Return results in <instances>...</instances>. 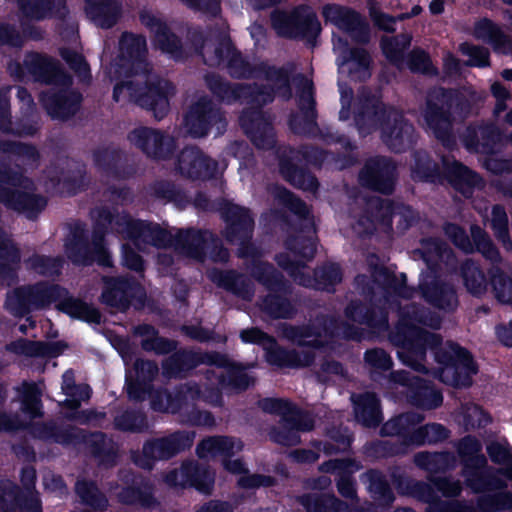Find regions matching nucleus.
I'll return each mask as SVG.
<instances>
[{
  "label": "nucleus",
  "mask_w": 512,
  "mask_h": 512,
  "mask_svg": "<svg viewBox=\"0 0 512 512\" xmlns=\"http://www.w3.org/2000/svg\"><path fill=\"white\" fill-rule=\"evenodd\" d=\"M60 309L73 318L81 319L87 322L100 321L99 312L95 308L87 305L86 303H83L80 300L67 299L60 304Z\"/></svg>",
  "instance_id": "58836bf2"
},
{
  "label": "nucleus",
  "mask_w": 512,
  "mask_h": 512,
  "mask_svg": "<svg viewBox=\"0 0 512 512\" xmlns=\"http://www.w3.org/2000/svg\"><path fill=\"white\" fill-rule=\"evenodd\" d=\"M76 492L82 501L91 509H86L84 512H102L106 507V499L99 493L93 483L78 481L76 484Z\"/></svg>",
  "instance_id": "4c0bfd02"
},
{
  "label": "nucleus",
  "mask_w": 512,
  "mask_h": 512,
  "mask_svg": "<svg viewBox=\"0 0 512 512\" xmlns=\"http://www.w3.org/2000/svg\"><path fill=\"white\" fill-rule=\"evenodd\" d=\"M128 138L133 145L155 158L166 157L172 145L169 137L164 138L160 132L146 127L134 129Z\"/></svg>",
  "instance_id": "dca6fc26"
},
{
  "label": "nucleus",
  "mask_w": 512,
  "mask_h": 512,
  "mask_svg": "<svg viewBox=\"0 0 512 512\" xmlns=\"http://www.w3.org/2000/svg\"><path fill=\"white\" fill-rule=\"evenodd\" d=\"M352 400L355 405V416L359 422L368 427L376 426L381 422L378 400L374 394L366 393L357 398L352 396Z\"/></svg>",
  "instance_id": "c85d7f7f"
},
{
  "label": "nucleus",
  "mask_w": 512,
  "mask_h": 512,
  "mask_svg": "<svg viewBox=\"0 0 512 512\" xmlns=\"http://www.w3.org/2000/svg\"><path fill=\"white\" fill-rule=\"evenodd\" d=\"M62 390L67 396L66 405L71 409H76L81 401L89 399L91 390L87 385H74V374L72 371H66L62 376Z\"/></svg>",
  "instance_id": "473e14b6"
},
{
  "label": "nucleus",
  "mask_w": 512,
  "mask_h": 512,
  "mask_svg": "<svg viewBox=\"0 0 512 512\" xmlns=\"http://www.w3.org/2000/svg\"><path fill=\"white\" fill-rule=\"evenodd\" d=\"M241 124L257 147L266 149L273 146L274 134L270 125L257 122L256 127H254L252 123H248L245 115L241 117Z\"/></svg>",
  "instance_id": "e433bc0d"
},
{
  "label": "nucleus",
  "mask_w": 512,
  "mask_h": 512,
  "mask_svg": "<svg viewBox=\"0 0 512 512\" xmlns=\"http://www.w3.org/2000/svg\"><path fill=\"white\" fill-rule=\"evenodd\" d=\"M424 122L437 138L445 141L450 129V121L441 109L429 103L424 112Z\"/></svg>",
  "instance_id": "c9c22d12"
},
{
  "label": "nucleus",
  "mask_w": 512,
  "mask_h": 512,
  "mask_svg": "<svg viewBox=\"0 0 512 512\" xmlns=\"http://www.w3.org/2000/svg\"><path fill=\"white\" fill-rule=\"evenodd\" d=\"M326 21L334 24L343 36L333 32V50L337 55L339 73L355 80H364L370 76V58L363 49H350L348 38L356 42L368 39V27L360 17L347 8L326 6L323 9Z\"/></svg>",
  "instance_id": "f257e3e1"
},
{
  "label": "nucleus",
  "mask_w": 512,
  "mask_h": 512,
  "mask_svg": "<svg viewBox=\"0 0 512 512\" xmlns=\"http://www.w3.org/2000/svg\"><path fill=\"white\" fill-rule=\"evenodd\" d=\"M120 48L124 56L142 64V56L146 50V41L142 36L124 34L120 41Z\"/></svg>",
  "instance_id": "a18cd8bd"
},
{
  "label": "nucleus",
  "mask_w": 512,
  "mask_h": 512,
  "mask_svg": "<svg viewBox=\"0 0 512 512\" xmlns=\"http://www.w3.org/2000/svg\"><path fill=\"white\" fill-rule=\"evenodd\" d=\"M243 448L241 441L228 437H211L203 440L197 447L200 458L210 459L223 457L226 470L234 474H243L238 480L242 487L252 488L268 484V479L258 475H247L244 465L239 460L227 461V458L238 453Z\"/></svg>",
  "instance_id": "39448f33"
},
{
  "label": "nucleus",
  "mask_w": 512,
  "mask_h": 512,
  "mask_svg": "<svg viewBox=\"0 0 512 512\" xmlns=\"http://www.w3.org/2000/svg\"><path fill=\"white\" fill-rule=\"evenodd\" d=\"M173 92L172 84L166 80H158L147 87L145 92L136 88L132 81H126L115 86L113 97L116 101L135 100L142 107L151 110L155 118L162 119L169 110V96Z\"/></svg>",
  "instance_id": "423d86ee"
},
{
  "label": "nucleus",
  "mask_w": 512,
  "mask_h": 512,
  "mask_svg": "<svg viewBox=\"0 0 512 512\" xmlns=\"http://www.w3.org/2000/svg\"><path fill=\"white\" fill-rule=\"evenodd\" d=\"M448 437V431L441 424H428L416 430L411 441L415 444L436 443Z\"/></svg>",
  "instance_id": "09e8293b"
},
{
  "label": "nucleus",
  "mask_w": 512,
  "mask_h": 512,
  "mask_svg": "<svg viewBox=\"0 0 512 512\" xmlns=\"http://www.w3.org/2000/svg\"><path fill=\"white\" fill-rule=\"evenodd\" d=\"M459 424L465 429L485 426L490 419L486 413L475 404H467L461 408L456 416Z\"/></svg>",
  "instance_id": "ea45409f"
},
{
  "label": "nucleus",
  "mask_w": 512,
  "mask_h": 512,
  "mask_svg": "<svg viewBox=\"0 0 512 512\" xmlns=\"http://www.w3.org/2000/svg\"><path fill=\"white\" fill-rule=\"evenodd\" d=\"M21 498L15 486L6 481L0 483V512H15Z\"/></svg>",
  "instance_id": "864d4df0"
},
{
  "label": "nucleus",
  "mask_w": 512,
  "mask_h": 512,
  "mask_svg": "<svg viewBox=\"0 0 512 512\" xmlns=\"http://www.w3.org/2000/svg\"><path fill=\"white\" fill-rule=\"evenodd\" d=\"M36 478L35 469L32 467H27L22 470L21 481L26 488V492L29 496V503L24 505V508L27 512H40V502L38 497L33 494L31 488L34 485Z\"/></svg>",
  "instance_id": "4d7b16f0"
},
{
  "label": "nucleus",
  "mask_w": 512,
  "mask_h": 512,
  "mask_svg": "<svg viewBox=\"0 0 512 512\" xmlns=\"http://www.w3.org/2000/svg\"><path fill=\"white\" fill-rule=\"evenodd\" d=\"M416 314L417 312L413 310V315L409 312L401 315L391 340L398 346L397 354L402 363L416 371H422L425 369L426 348L435 347L439 343V338L435 334L424 331L418 324L438 328L440 318L423 314L418 317Z\"/></svg>",
  "instance_id": "f03ea898"
},
{
  "label": "nucleus",
  "mask_w": 512,
  "mask_h": 512,
  "mask_svg": "<svg viewBox=\"0 0 512 512\" xmlns=\"http://www.w3.org/2000/svg\"><path fill=\"white\" fill-rule=\"evenodd\" d=\"M471 234L477 246V249L487 258L492 261L498 259V252L492 245L487 235L479 227H472Z\"/></svg>",
  "instance_id": "680f3d73"
},
{
  "label": "nucleus",
  "mask_w": 512,
  "mask_h": 512,
  "mask_svg": "<svg viewBox=\"0 0 512 512\" xmlns=\"http://www.w3.org/2000/svg\"><path fill=\"white\" fill-rule=\"evenodd\" d=\"M86 12L100 27L109 28L116 23L119 5L115 0H86Z\"/></svg>",
  "instance_id": "a878e982"
},
{
  "label": "nucleus",
  "mask_w": 512,
  "mask_h": 512,
  "mask_svg": "<svg viewBox=\"0 0 512 512\" xmlns=\"http://www.w3.org/2000/svg\"><path fill=\"white\" fill-rule=\"evenodd\" d=\"M41 100L51 117L64 119L76 112L81 96L77 92L64 89L59 93H44Z\"/></svg>",
  "instance_id": "6ab92c4d"
},
{
  "label": "nucleus",
  "mask_w": 512,
  "mask_h": 512,
  "mask_svg": "<svg viewBox=\"0 0 512 512\" xmlns=\"http://www.w3.org/2000/svg\"><path fill=\"white\" fill-rule=\"evenodd\" d=\"M274 197L279 202L289 207L291 211L299 215H305L307 213L306 205L299 199L295 198L289 191L281 187H275L273 190Z\"/></svg>",
  "instance_id": "69168bd1"
},
{
  "label": "nucleus",
  "mask_w": 512,
  "mask_h": 512,
  "mask_svg": "<svg viewBox=\"0 0 512 512\" xmlns=\"http://www.w3.org/2000/svg\"><path fill=\"white\" fill-rule=\"evenodd\" d=\"M460 50L464 55L469 57V65L483 67L489 64V53L487 49L464 43L461 44Z\"/></svg>",
  "instance_id": "338daca9"
},
{
  "label": "nucleus",
  "mask_w": 512,
  "mask_h": 512,
  "mask_svg": "<svg viewBox=\"0 0 512 512\" xmlns=\"http://www.w3.org/2000/svg\"><path fill=\"white\" fill-rule=\"evenodd\" d=\"M211 234L208 232L187 231L179 233L176 249L191 258L202 260L203 251L207 248Z\"/></svg>",
  "instance_id": "cd10ccee"
},
{
  "label": "nucleus",
  "mask_w": 512,
  "mask_h": 512,
  "mask_svg": "<svg viewBox=\"0 0 512 512\" xmlns=\"http://www.w3.org/2000/svg\"><path fill=\"white\" fill-rule=\"evenodd\" d=\"M375 116L383 119L382 138L392 150L400 151L412 143L413 127L403 121L399 112L391 108L379 107Z\"/></svg>",
  "instance_id": "1a4fd4ad"
},
{
  "label": "nucleus",
  "mask_w": 512,
  "mask_h": 512,
  "mask_svg": "<svg viewBox=\"0 0 512 512\" xmlns=\"http://www.w3.org/2000/svg\"><path fill=\"white\" fill-rule=\"evenodd\" d=\"M307 510L308 512H352L347 503L330 495H325L313 507L308 505Z\"/></svg>",
  "instance_id": "052dcab7"
},
{
  "label": "nucleus",
  "mask_w": 512,
  "mask_h": 512,
  "mask_svg": "<svg viewBox=\"0 0 512 512\" xmlns=\"http://www.w3.org/2000/svg\"><path fill=\"white\" fill-rule=\"evenodd\" d=\"M25 66L29 72L45 82H52L53 77L60 74L54 61L38 54L28 55Z\"/></svg>",
  "instance_id": "c756f323"
},
{
  "label": "nucleus",
  "mask_w": 512,
  "mask_h": 512,
  "mask_svg": "<svg viewBox=\"0 0 512 512\" xmlns=\"http://www.w3.org/2000/svg\"><path fill=\"white\" fill-rule=\"evenodd\" d=\"M487 453L490 459L502 467L512 461L511 447L506 440L493 441L487 445Z\"/></svg>",
  "instance_id": "5fc2aeb1"
},
{
  "label": "nucleus",
  "mask_w": 512,
  "mask_h": 512,
  "mask_svg": "<svg viewBox=\"0 0 512 512\" xmlns=\"http://www.w3.org/2000/svg\"><path fill=\"white\" fill-rule=\"evenodd\" d=\"M393 380L403 387L401 392L406 394L407 399L418 407L433 409L440 406L443 401L440 392L427 385L423 380L411 376L407 372L394 374Z\"/></svg>",
  "instance_id": "9d476101"
},
{
  "label": "nucleus",
  "mask_w": 512,
  "mask_h": 512,
  "mask_svg": "<svg viewBox=\"0 0 512 512\" xmlns=\"http://www.w3.org/2000/svg\"><path fill=\"white\" fill-rule=\"evenodd\" d=\"M409 43V36H402L401 42L398 38H385L382 40V49L389 60L397 62L401 58L403 50L409 45Z\"/></svg>",
  "instance_id": "0e129e2a"
},
{
  "label": "nucleus",
  "mask_w": 512,
  "mask_h": 512,
  "mask_svg": "<svg viewBox=\"0 0 512 512\" xmlns=\"http://www.w3.org/2000/svg\"><path fill=\"white\" fill-rule=\"evenodd\" d=\"M427 301L442 309H453L457 304L455 292L448 286L434 284L431 288L420 285Z\"/></svg>",
  "instance_id": "2f4dec72"
},
{
  "label": "nucleus",
  "mask_w": 512,
  "mask_h": 512,
  "mask_svg": "<svg viewBox=\"0 0 512 512\" xmlns=\"http://www.w3.org/2000/svg\"><path fill=\"white\" fill-rule=\"evenodd\" d=\"M481 443L473 437H465L458 445V452L464 462V474L466 481L469 478H478L485 475L487 460L481 454Z\"/></svg>",
  "instance_id": "aec40b11"
},
{
  "label": "nucleus",
  "mask_w": 512,
  "mask_h": 512,
  "mask_svg": "<svg viewBox=\"0 0 512 512\" xmlns=\"http://www.w3.org/2000/svg\"><path fill=\"white\" fill-rule=\"evenodd\" d=\"M443 169L448 181L463 194H468V188L478 186L480 177L463 166L455 159H443Z\"/></svg>",
  "instance_id": "b1692460"
},
{
  "label": "nucleus",
  "mask_w": 512,
  "mask_h": 512,
  "mask_svg": "<svg viewBox=\"0 0 512 512\" xmlns=\"http://www.w3.org/2000/svg\"><path fill=\"white\" fill-rule=\"evenodd\" d=\"M491 283L495 297L501 303L512 305V280L498 268L491 270Z\"/></svg>",
  "instance_id": "c03bdc74"
},
{
  "label": "nucleus",
  "mask_w": 512,
  "mask_h": 512,
  "mask_svg": "<svg viewBox=\"0 0 512 512\" xmlns=\"http://www.w3.org/2000/svg\"><path fill=\"white\" fill-rule=\"evenodd\" d=\"M487 134V130L484 128H472L468 129L466 135L463 138V142L465 147L469 151L481 152V153H489L491 148L488 147L487 143H479V138L484 137Z\"/></svg>",
  "instance_id": "e2e57ef3"
},
{
  "label": "nucleus",
  "mask_w": 512,
  "mask_h": 512,
  "mask_svg": "<svg viewBox=\"0 0 512 512\" xmlns=\"http://www.w3.org/2000/svg\"><path fill=\"white\" fill-rule=\"evenodd\" d=\"M462 273L465 286L472 294L481 295L487 290L486 279L474 263L466 262Z\"/></svg>",
  "instance_id": "37998d69"
},
{
  "label": "nucleus",
  "mask_w": 512,
  "mask_h": 512,
  "mask_svg": "<svg viewBox=\"0 0 512 512\" xmlns=\"http://www.w3.org/2000/svg\"><path fill=\"white\" fill-rule=\"evenodd\" d=\"M93 218L97 226L108 225L115 232L129 239L139 250H145L147 245L166 246L171 239L167 232L155 225L132 220L126 214L112 215L106 210L94 211Z\"/></svg>",
  "instance_id": "7ed1b4c3"
},
{
  "label": "nucleus",
  "mask_w": 512,
  "mask_h": 512,
  "mask_svg": "<svg viewBox=\"0 0 512 512\" xmlns=\"http://www.w3.org/2000/svg\"><path fill=\"white\" fill-rule=\"evenodd\" d=\"M0 201L32 218L46 205L42 197L32 193V182L12 172L0 161Z\"/></svg>",
  "instance_id": "20e7f679"
},
{
  "label": "nucleus",
  "mask_w": 512,
  "mask_h": 512,
  "mask_svg": "<svg viewBox=\"0 0 512 512\" xmlns=\"http://www.w3.org/2000/svg\"><path fill=\"white\" fill-rule=\"evenodd\" d=\"M418 488V496L429 503L427 512H477L475 508L464 503L434 501L430 487L425 484H419Z\"/></svg>",
  "instance_id": "7c9ffc66"
},
{
  "label": "nucleus",
  "mask_w": 512,
  "mask_h": 512,
  "mask_svg": "<svg viewBox=\"0 0 512 512\" xmlns=\"http://www.w3.org/2000/svg\"><path fill=\"white\" fill-rule=\"evenodd\" d=\"M477 39L490 43L496 52L509 53L512 51V41L504 35L491 21H479L474 28Z\"/></svg>",
  "instance_id": "bb28decb"
},
{
  "label": "nucleus",
  "mask_w": 512,
  "mask_h": 512,
  "mask_svg": "<svg viewBox=\"0 0 512 512\" xmlns=\"http://www.w3.org/2000/svg\"><path fill=\"white\" fill-rule=\"evenodd\" d=\"M21 10L32 20H41L53 15L51 0H23Z\"/></svg>",
  "instance_id": "8fccbe9b"
},
{
  "label": "nucleus",
  "mask_w": 512,
  "mask_h": 512,
  "mask_svg": "<svg viewBox=\"0 0 512 512\" xmlns=\"http://www.w3.org/2000/svg\"><path fill=\"white\" fill-rule=\"evenodd\" d=\"M507 215L503 208L495 206L492 210L491 226L496 236L502 241L507 250H511L512 243L507 236Z\"/></svg>",
  "instance_id": "603ef678"
},
{
  "label": "nucleus",
  "mask_w": 512,
  "mask_h": 512,
  "mask_svg": "<svg viewBox=\"0 0 512 512\" xmlns=\"http://www.w3.org/2000/svg\"><path fill=\"white\" fill-rule=\"evenodd\" d=\"M281 173L293 185L303 190L313 191L317 188V181L310 174L303 173L296 169L290 171V169H286L284 166L281 167Z\"/></svg>",
  "instance_id": "13d9d810"
},
{
  "label": "nucleus",
  "mask_w": 512,
  "mask_h": 512,
  "mask_svg": "<svg viewBox=\"0 0 512 512\" xmlns=\"http://www.w3.org/2000/svg\"><path fill=\"white\" fill-rule=\"evenodd\" d=\"M194 440V434L178 432L169 437L157 439L143 447V453L151 459L168 458L177 452L189 448Z\"/></svg>",
  "instance_id": "f3484780"
},
{
  "label": "nucleus",
  "mask_w": 512,
  "mask_h": 512,
  "mask_svg": "<svg viewBox=\"0 0 512 512\" xmlns=\"http://www.w3.org/2000/svg\"><path fill=\"white\" fill-rule=\"evenodd\" d=\"M395 166L385 158L369 161L361 172L362 183L374 190L389 193L393 187Z\"/></svg>",
  "instance_id": "2eb2a0df"
},
{
  "label": "nucleus",
  "mask_w": 512,
  "mask_h": 512,
  "mask_svg": "<svg viewBox=\"0 0 512 512\" xmlns=\"http://www.w3.org/2000/svg\"><path fill=\"white\" fill-rule=\"evenodd\" d=\"M241 339L244 343H254L261 345L266 351V359L270 364L277 366L288 365H308L311 362L310 357L304 360H296L292 354L279 349L274 340L258 329H246L241 332Z\"/></svg>",
  "instance_id": "ddd939ff"
},
{
  "label": "nucleus",
  "mask_w": 512,
  "mask_h": 512,
  "mask_svg": "<svg viewBox=\"0 0 512 512\" xmlns=\"http://www.w3.org/2000/svg\"><path fill=\"white\" fill-rule=\"evenodd\" d=\"M199 395L197 388L187 387L172 396L166 392H157L152 397L151 405L154 410L176 413L189 412L193 408L192 403Z\"/></svg>",
  "instance_id": "412c9836"
},
{
  "label": "nucleus",
  "mask_w": 512,
  "mask_h": 512,
  "mask_svg": "<svg viewBox=\"0 0 512 512\" xmlns=\"http://www.w3.org/2000/svg\"><path fill=\"white\" fill-rule=\"evenodd\" d=\"M19 262L18 250L9 240L0 242V279L10 277Z\"/></svg>",
  "instance_id": "79ce46f5"
},
{
  "label": "nucleus",
  "mask_w": 512,
  "mask_h": 512,
  "mask_svg": "<svg viewBox=\"0 0 512 512\" xmlns=\"http://www.w3.org/2000/svg\"><path fill=\"white\" fill-rule=\"evenodd\" d=\"M424 260L428 264H434L437 260H444L449 257L447 247L437 240H425L422 243Z\"/></svg>",
  "instance_id": "bf43d9fd"
},
{
  "label": "nucleus",
  "mask_w": 512,
  "mask_h": 512,
  "mask_svg": "<svg viewBox=\"0 0 512 512\" xmlns=\"http://www.w3.org/2000/svg\"><path fill=\"white\" fill-rule=\"evenodd\" d=\"M185 128L193 137H203L212 130L219 135L225 129V121L219 110L212 107L210 101L201 98L192 105L187 113Z\"/></svg>",
  "instance_id": "6e6552de"
},
{
  "label": "nucleus",
  "mask_w": 512,
  "mask_h": 512,
  "mask_svg": "<svg viewBox=\"0 0 512 512\" xmlns=\"http://www.w3.org/2000/svg\"><path fill=\"white\" fill-rule=\"evenodd\" d=\"M476 493H481L478 508L483 512H499L512 507V493L505 490L506 483L494 476L491 470L467 483Z\"/></svg>",
  "instance_id": "0eeeda50"
},
{
  "label": "nucleus",
  "mask_w": 512,
  "mask_h": 512,
  "mask_svg": "<svg viewBox=\"0 0 512 512\" xmlns=\"http://www.w3.org/2000/svg\"><path fill=\"white\" fill-rule=\"evenodd\" d=\"M263 410L281 415L296 430L308 431L313 427L310 419L302 421L300 413L284 399H266L262 402Z\"/></svg>",
  "instance_id": "393cba45"
},
{
  "label": "nucleus",
  "mask_w": 512,
  "mask_h": 512,
  "mask_svg": "<svg viewBox=\"0 0 512 512\" xmlns=\"http://www.w3.org/2000/svg\"><path fill=\"white\" fill-rule=\"evenodd\" d=\"M452 351L453 363L446 364L440 370L438 377L442 382L450 385H467L469 377L476 373L473 360L470 354L460 347H452Z\"/></svg>",
  "instance_id": "4468645a"
},
{
  "label": "nucleus",
  "mask_w": 512,
  "mask_h": 512,
  "mask_svg": "<svg viewBox=\"0 0 512 512\" xmlns=\"http://www.w3.org/2000/svg\"><path fill=\"white\" fill-rule=\"evenodd\" d=\"M228 220L231 222L230 225L233 232L239 231L243 238L249 236L253 226V220L245 208L231 206L229 208Z\"/></svg>",
  "instance_id": "49530a36"
},
{
  "label": "nucleus",
  "mask_w": 512,
  "mask_h": 512,
  "mask_svg": "<svg viewBox=\"0 0 512 512\" xmlns=\"http://www.w3.org/2000/svg\"><path fill=\"white\" fill-rule=\"evenodd\" d=\"M129 283L124 279H109L105 282L103 301L114 307H125L128 302Z\"/></svg>",
  "instance_id": "f704fd0d"
},
{
  "label": "nucleus",
  "mask_w": 512,
  "mask_h": 512,
  "mask_svg": "<svg viewBox=\"0 0 512 512\" xmlns=\"http://www.w3.org/2000/svg\"><path fill=\"white\" fill-rule=\"evenodd\" d=\"M450 455L446 453H420L415 456V463L428 471H437L449 467Z\"/></svg>",
  "instance_id": "3c124183"
},
{
  "label": "nucleus",
  "mask_w": 512,
  "mask_h": 512,
  "mask_svg": "<svg viewBox=\"0 0 512 512\" xmlns=\"http://www.w3.org/2000/svg\"><path fill=\"white\" fill-rule=\"evenodd\" d=\"M166 482L171 486H192L202 493H210L214 483V473L194 463H186L179 469L169 472Z\"/></svg>",
  "instance_id": "f8f14e48"
},
{
  "label": "nucleus",
  "mask_w": 512,
  "mask_h": 512,
  "mask_svg": "<svg viewBox=\"0 0 512 512\" xmlns=\"http://www.w3.org/2000/svg\"><path fill=\"white\" fill-rule=\"evenodd\" d=\"M91 250L92 251H88L83 247L69 246L67 247V255L77 264L88 265L96 261L100 265H110V256L103 245L102 233L95 231Z\"/></svg>",
  "instance_id": "4be33fe9"
},
{
  "label": "nucleus",
  "mask_w": 512,
  "mask_h": 512,
  "mask_svg": "<svg viewBox=\"0 0 512 512\" xmlns=\"http://www.w3.org/2000/svg\"><path fill=\"white\" fill-rule=\"evenodd\" d=\"M142 22L156 32L157 42L161 49L168 53H173L178 46V41L174 35L167 33V28L160 21L152 16H142Z\"/></svg>",
  "instance_id": "a19ab883"
},
{
  "label": "nucleus",
  "mask_w": 512,
  "mask_h": 512,
  "mask_svg": "<svg viewBox=\"0 0 512 512\" xmlns=\"http://www.w3.org/2000/svg\"><path fill=\"white\" fill-rule=\"evenodd\" d=\"M422 420V415L418 413L401 415L395 420L387 422L383 427V432L387 435L398 434L408 430L411 425L420 423Z\"/></svg>",
  "instance_id": "6e6d98bb"
},
{
  "label": "nucleus",
  "mask_w": 512,
  "mask_h": 512,
  "mask_svg": "<svg viewBox=\"0 0 512 512\" xmlns=\"http://www.w3.org/2000/svg\"><path fill=\"white\" fill-rule=\"evenodd\" d=\"M272 23L279 34L289 37L296 36L298 32L319 29L314 12L307 7L298 8L291 15L275 12L272 15Z\"/></svg>",
  "instance_id": "9b49d317"
},
{
  "label": "nucleus",
  "mask_w": 512,
  "mask_h": 512,
  "mask_svg": "<svg viewBox=\"0 0 512 512\" xmlns=\"http://www.w3.org/2000/svg\"><path fill=\"white\" fill-rule=\"evenodd\" d=\"M371 475L372 477L377 478H373L369 486L370 491L374 494L375 500L385 505L391 503L394 500V497L387 484L383 482L381 478L375 473H372Z\"/></svg>",
  "instance_id": "774afa93"
},
{
  "label": "nucleus",
  "mask_w": 512,
  "mask_h": 512,
  "mask_svg": "<svg viewBox=\"0 0 512 512\" xmlns=\"http://www.w3.org/2000/svg\"><path fill=\"white\" fill-rule=\"evenodd\" d=\"M22 410L31 418L41 415L40 392L34 384H24L21 394Z\"/></svg>",
  "instance_id": "de8ad7c7"
},
{
  "label": "nucleus",
  "mask_w": 512,
  "mask_h": 512,
  "mask_svg": "<svg viewBox=\"0 0 512 512\" xmlns=\"http://www.w3.org/2000/svg\"><path fill=\"white\" fill-rule=\"evenodd\" d=\"M178 169L190 178H209L217 171V164L196 148H187L179 156Z\"/></svg>",
  "instance_id": "a211bd4d"
},
{
  "label": "nucleus",
  "mask_w": 512,
  "mask_h": 512,
  "mask_svg": "<svg viewBox=\"0 0 512 512\" xmlns=\"http://www.w3.org/2000/svg\"><path fill=\"white\" fill-rule=\"evenodd\" d=\"M48 291L43 287H26L10 293L7 297V306L16 312L21 309H30L44 306L49 302Z\"/></svg>",
  "instance_id": "5701e85b"
},
{
  "label": "nucleus",
  "mask_w": 512,
  "mask_h": 512,
  "mask_svg": "<svg viewBox=\"0 0 512 512\" xmlns=\"http://www.w3.org/2000/svg\"><path fill=\"white\" fill-rule=\"evenodd\" d=\"M136 383L131 382V376H127V392L130 398L140 400L144 398V392L139 390L141 382L151 380L158 372L157 366L151 361L139 360L135 363Z\"/></svg>",
  "instance_id": "72a5a7b5"
}]
</instances>
